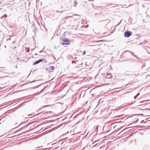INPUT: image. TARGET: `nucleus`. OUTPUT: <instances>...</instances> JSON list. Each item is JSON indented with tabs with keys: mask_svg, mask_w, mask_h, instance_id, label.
Masks as SVG:
<instances>
[{
	"mask_svg": "<svg viewBox=\"0 0 150 150\" xmlns=\"http://www.w3.org/2000/svg\"><path fill=\"white\" fill-rule=\"evenodd\" d=\"M61 40L63 42L65 43H62V45H69L70 44V40L68 38H63L61 39Z\"/></svg>",
	"mask_w": 150,
	"mask_h": 150,
	"instance_id": "f257e3e1",
	"label": "nucleus"
},
{
	"mask_svg": "<svg viewBox=\"0 0 150 150\" xmlns=\"http://www.w3.org/2000/svg\"><path fill=\"white\" fill-rule=\"evenodd\" d=\"M55 67L53 66H50L49 67L46 69V70L48 71L49 72H52L53 71Z\"/></svg>",
	"mask_w": 150,
	"mask_h": 150,
	"instance_id": "f03ea898",
	"label": "nucleus"
},
{
	"mask_svg": "<svg viewBox=\"0 0 150 150\" xmlns=\"http://www.w3.org/2000/svg\"><path fill=\"white\" fill-rule=\"evenodd\" d=\"M131 35V32L130 31L125 32V37H129Z\"/></svg>",
	"mask_w": 150,
	"mask_h": 150,
	"instance_id": "7ed1b4c3",
	"label": "nucleus"
},
{
	"mask_svg": "<svg viewBox=\"0 0 150 150\" xmlns=\"http://www.w3.org/2000/svg\"><path fill=\"white\" fill-rule=\"evenodd\" d=\"M43 61V59H39L37 61H35V62L33 63V65H35L36 64H37L39 63L40 62L42 61Z\"/></svg>",
	"mask_w": 150,
	"mask_h": 150,
	"instance_id": "20e7f679",
	"label": "nucleus"
},
{
	"mask_svg": "<svg viewBox=\"0 0 150 150\" xmlns=\"http://www.w3.org/2000/svg\"><path fill=\"white\" fill-rule=\"evenodd\" d=\"M149 100H144L141 102V103H144L146 101H149Z\"/></svg>",
	"mask_w": 150,
	"mask_h": 150,
	"instance_id": "39448f33",
	"label": "nucleus"
},
{
	"mask_svg": "<svg viewBox=\"0 0 150 150\" xmlns=\"http://www.w3.org/2000/svg\"><path fill=\"white\" fill-rule=\"evenodd\" d=\"M86 54V51H84L83 52V55H85Z\"/></svg>",
	"mask_w": 150,
	"mask_h": 150,
	"instance_id": "423d86ee",
	"label": "nucleus"
},
{
	"mask_svg": "<svg viewBox=\"0 0 150 150\" xmlns=\"http://www.w3.org/2000/svg\"><path fill=\"white\" fill-rule=\"evenodd\" d=\"M45 62H47V61L46 60H45Z\"/></svg>",
	"mask_w": 150,
	"mask_h": 150,
	"instance_id": "0eeeda50",
	"label": "nucleus"
},
{
	"mask_svg": "<svg viewBox=\"0 0 150 150\" xmlns=\"http://www.w3.org/2000/svg\"><path fill=\"white\" fill-rule=\"evenodd\" d=\"M97 141H95V142H97Z\"/></svg>",
	"mask_w": 150,
	"mask_h": 150,
	"instance_id": "6e6552de",
	"label": "nucleus"
}]
</instances>
